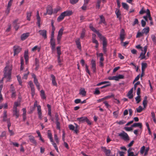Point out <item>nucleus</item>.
Masks as SVG:
<instances>
[{"label": "nucleus", "instance_id": "15", "mask_svg": "<svg viewBox=\"0 0 156 156\" xmlns=\"http://www.w3.org/2000/svg\"><path fill=\"white\" fill-rule=\"evenodd\" d=\"M39 33L40 34L42 35L44 37V38H46L47 37L46 36V33L47 31L46 30H41L38 31Z\"/></svg>", "mask_w": 156, "mask_h": 156}, {"label": "nucleus", "instance_id": "4", "mask_svg": "<svg viewBox=\"0 0 156 156\" xmlns=\"http://www.w3.org/2000/svg\"><path fill=\"white\" fill-rule=\"evenodd\" d=\"M77 120L79 121V123L86 122L88 125H90L91 124V122L85 116H83L80 118H78Z\"/></svg>", "mask_w": 156, "mask_h": 156}, {"label": "nucleus", "instance_id": "37", "mask_svg": "<svg viewBox=\"0 0 156 156\" xmlns=\"http://www.w3.org/2000/svg\"><path fill=\"white\" fill-rule=\"evenodd\" d=\"M18 21V20H15L13 22V24L14 25V27L16 30H17L19 28V26L16 24V23Z\"/></svg>", "mask_w": 156, "mask_h": 156}, {"label": "nucleus", "instance_id": "49", "mask_svg": "<svg viewBox=\"0 0 156 156\" xmlns=\"http://www.w3.org/2000/svg\"><path fill=\"white\" fill-rule=\"evenodd\" d=\"M17 80L19 83V84L22 86V81L19 75L17 76Z\"/></svg>", "mask_w": 156, "mask_h": 156}, {"label": "nucleus", "instance_id": "38", "mask_svg": "<svg viewBox=\"0 0 156 156\" xmlns=\"http://www.w3.org/2000/svg\"><path fill=\"white\" fill-rule=\"evenodd\" d=\"M41 98L42 99H46V96L45 95L44 92V90H41Z\"/></svg>", "mask_w": 156, "mask_h": 156}, {"label": "nucleus", "instance_id": "17", "mask_svg": "<svg viewBox=\"0 0 156 156\" xmlns=\"http://www.w3.org/2000/svg\"><path fill=\"white\" fill-rule=\"evenodd\" d=\"M79 94L82 95V97L86 96V92L84 88H81L79 90Z\"/></svg>", "mask_w": 156, "mask_h": 156}, {"label": "nucleus", "instance_id": "7", "mask_svg": "<svg viewBox=\"0 0 156 156\" xmlns=\"http://www.w3.org/2000/svg\"><path fill=\"white\" fill-rule=\"evenodd\" d=\"M98 37L100 39L103 41V47H106L107 42L106 38L104 36H102L101 34H99Z\"/></svg>", "mask_w": 156, "mask_h": 156}, {"label": "nucleus", "instance_id": "43", "mask_svg": "<svg viewBox=\"0 0 156 156\" xmlns=\"http://www.w3.org/2000/svg\"><path fill=\"white\" fill-rule=\"evenodd\" d=\"M149 28L147 27V28H144V29H143L142 30V32H143V34L145 33L146 34H147V33H148L149 32Z\"/></svg>", "mask_w": 156, "mask_h": 156}, {"label": "nucleus", "instance_id": "44", "mask_svg": "<svg viewBox=\"0 0 156 156\" xmlns=\"http://www.w3.org/2000/svg\"><path fill=\"white\" fill-rule=\"evenodd\" d=\"M64 30V28L63 27H62L58 31V35L62 36Z\"/></svg>", "mask_w": 156, "mask_h": 156}, {"label": "nucleus", "instance_id": "35", "mask_svg": "<svg viewBox=\"0 0 156 156\" xmlns=\"http://www.w3.org/2000/svg\"><path fill=\"white\" fill-rule=\"evenodd\" d=\"M47 11L48 14L51 15L52 13V9L50 6H49L47 9Z\"/></svg>", "mask_w": 156, "mask_h": 156}, {"label": "nucleus", "instance_id": "54", "mask_svg": "<svg viewBox=\"0 0 156 156\" xmlns=\"http://www.w3.org/2000/svg\"><path fill=\"white\" fill-rule=\"evenodd\" d=\"M145 147L144 146L142 147L140 149V152L141 154H143L144 153V151L145 150Z\"/></svg>", "mask_w": 156, "mask_h": 156}, {"label": "nucleus", "instance_id": "3", "mask_svg": "<svg viewBox=\"0 0 156 156\" xmlns=\"http://www.w3.org/2000/svg\"><path fill=\"white\" fill-rule=\"evenodd\" d=\"M118 136L120 138L125 141H127L129 140V137L128 135L124 131H122L121 133H119Z\"/></svg>", "mask_w": 156, "mask_h": 156}, {"label": "nucleus", "instance_id": "47", "mask_svg": "<svg viewBox=\"0 0 156 156\" xmlns=\"http://www.w3.org/2000/svg\"><path fill=\"white\" fill-rule=\"evenodd\" d=\"M136 101L137 103H138L141 101L140 96V95H137L135 98Z\"/></svg>", "mask_w": 156, "mask_h": 156}, {"label": "nucleus", "instance_id": "1", "mask_svg": "<svg viewBox=\"0 0 156 156\" xmlns=\"http://www.w3.org/2000/svg\"><path fill=\"white\" fill-rule=\"evenodd\" d=\"M12 70V66L9 64H7L4 70V77L2 78V79L0 81L1 83H3L4 79L6 80V82L10 81L11 78Z\"/></svg>", "mask_w": 156, "mask_h": 156}, {"label": "nucleus", "instance_id": "45", "mask_svg": "<svg viewBox=\"0 0 156 156\" xmlns=\"http://www.w3.org/2000/svg\"><path fill=\"white\" fill-rule=\"evenodd\" d=\"M31 15V12H27V20L30 21V17Z\"/></svg>", "mask_w": 156, "mask_h": 156}, {"label": "nucleus", "instance_id": "10", "mask_svg": "<svg viewBox=\"0 0 156 156\" xmlns=\"http://www.w3.org/2000/svg\"><path fill=\"white\" fill-rule=\"evenodd\" d=\"M125 31L123 29H121L120 34V38L121 41V43H122L125 38Z\"/></svg>", "mask_w": 156, "mask_h": 156}, {"label": "nucleus", "instance_id": "24", "mask_svg": "<svg viewBox=\"0 0 156 156\" xmlns=\"http://www.w3.org/2000/svg\"><path fill=\"white\" fill-rule=\"evenodd\" d=\"M115 13L117 17L119 19H121V13L120 11V10L119 8H116L115 11Z\"/></svg>", "mask_w": 156, "mask_h": 156}, {"label": "nucleus", "instance_id": "30", "mask_svg": "<svg viewBox=\"0 0 156 156\" xmlns=\"http://www.w3.org/2000/svg\"><path fill=\"white\" fill-rule=\"evenodd\" d=\"M65 16H69L72 14V12L70 10H67L63 12Z\"/></svg>", "mask_w": 156, "mask_h": 156}, {"label": "nucleus", "instance_id": "50", "mask_svg": "<svg viewBox=\"0 0 156 156\" xmlns=\"http://www.w3.org/2000/svg\"><path fill=\"white\" fill-rule=\"evenodd\" d=\"M143 110V108L141 106H139L138 107L136 108V111L138 113L141 112Z\"/></svg>", "mask_w": 156, "mask_h": 156}, {"label": "nucleus", "instance_id": "53", "mask_svg": "<svg viewBox=\"0 0 156 156\" xmlns=\"http://www.w3.org/2000/svg\"><path fill=\"white\" fill-rule=\"evenodd\" d=\"M131 150V148H129L128 150V156H132V155L134 154L133 152H130Z\"/></svg>", "mask_w": 156, "mask_h": 156}, {"label": "nucleus", "instance_id": "61", "mask_svg": "<svg viewBox=\"0 0 156 156\" xmlns=\"http://www.w3.org/2000/svg\"><path fill=\"white\" fill-rule=\"evenodd\" d=\"M85 31L84 30H83L81 34L80 38H83L85 36Z\"/></svg>", "mask_w": 156, "mask_h": 156}, {"label": "nucleus", "instance_id": "8", "mask_svg": "<svg viewBox=\"0 0 156 156\" xmlns=\"http://www.w3.org/2000/svg\"><path fill=\"white\" fill-rule=\"evenodd\" d=\"M101 148L106 156H109L111 152V150L110 149H107L105 147L103 146L101 147Z\"/></svg>", "mask_w": 156, "mask_h": 156}, {"label": "nucleus", "instance_id": "64", "mask_svg": "<svg viewBox=\"0 0 156 156\" xmlns=\"http://www.w3.org/2000/svg\"><path fill=\"white\" fill-rule=\"evenodd\" d=\"M87 4H87V3H84L83 6L81 7L82 9L83 10H86V8H87Z\"/></svg>", "mask_w": 156, "mask_h": 156}, {"label": "nucleus", "instance_id": "41", "mask_svg": "<svg viewBox=\"0 0 156 156\" xmlns=\"http://www.w3.org/2000/svg\"><path fill=\"white\" fill-rule=\"evenodd\" d=\"M119 114V110H117L114 112L113 113V115L115 118H117Z\"/></svg>", "mask_w": 156, "mask_h": 156}, {"label": "nucleus", "instance_id": "56", "mask_svg": "<svg viewBox=\"0 0 156 156\" xmlns=\"http://www.w3.org/2000/svg\"><path fill=\"white\" fill-rule=\"evenodd\" d=\"M57 51L58 56H60V55L61 53L60 50V47H57Z\"/></svg>", "mask_w": 156, "mask_h": 156}, {"label": "nucleus", "instance_id": "14", "mask_svg": "<svg viewBox=\"0 0 156 156\" xmlns=\"http://www.w3.org/2000/svg\"><path fill=\"white\" fill-rule=\"evenodd\" d=\"M51 81L52 85L53 86L57 87V84L56 81L55 76L51 74Z\"/></svg>", "mask_w": 156, "mask_h": 156}, {"label": "nucleus", "instance_id": "36", "mask_svg": "<svg viewBox=\"0 0 156 156\" xmlns=\"http://www.w3.org/2000/svg\"><path fill=\"white\" fill-rule=\"evenodd\" d=\"M122 4L123 7L124 9H125L127 10H128L129 6L126 3L122 2Z\"/></svg>", "mask_w": 156, "mask_h": 156}, {"label": "nucleus", "instance_id": "51", "mask_svg": "<svg viewBox=\"0 0 156 156\" xmlns=\"http://www.w3.org/2000/svg\"><path fill=\"white\" fill-rule=\"evenodd\" d=\"M143 33L142 32H138L136 35V37L138 38L143 36Z\"/></svg>", "mask_w": 156, "mask_h": 156}, {"label": "nucleus", "instance_id": "23", "mask_svg": "<svg viewBox=\"0 0 156 156\" xmlns=\"http://www.w3.org/2000/svg\"><path fill=\"white\" fill-rule=\"evenodd\" d=\"M139 127V129H142V124L140 123H134L132 125V127Z\"/></svg>", "mask_w": 156, "mask_h": 156}, {"label": "nucleus", "instance_id": "31", "mask_svg": "<svg viewBox=\"0 0 156 156\" xmlns=\"http://www.w3.org/2000/svg\"><path fill=\"white\" fill-rule=\"evenodd\" d=\"M40 47L38 46H35L32 48L31 51H34L37 50L38 52H39L40 51Z\"/></svg>", "mask_w": 156, "mask_h": 156}, {"label": "nucleus", "instance_id": "52", "mask_svg": "<svg viewBox=\"0 0 156 156\" xmlns=\"http://www.w3.org/2000/svg\"><path fill=\"white\" fill-rule=\"evenodd\" d=\"M12 94L11 95V97L12 98H15L16 97V91H11Z\"/></svg>", "mask_w": 156, "mask_h": 156}, {"label": "nucleus", "instance_id": "33", "mask_svg": "<svg viewBox=\"0 0 156 156\" xmlns=\"http://www.w3.org/2000/svg\"><path fill=\"white\" fill-rule=\"evenodd\" d=\"M147 66V64L145 62H142L141 63V70L144 71L145 69Z\"/></svg>", "mask_w": 156, "mask_h": 156}, {"label": "nucleus", "instance_id": "11", "mask_svg": "<svg viewBox=\"0 0 156 156\" xmlns=\"http://www.w3.org/2000/svg\"><path fill=\"white\" fill-rule=\"evenodd\" d=\"M50 44L52 51H54L55 50V44L54 39H50Z\"/></svg>", "mask_w": 156, "mask_h": 156}, {"label": "nucleus", "instance_id": "21", "mask_svg": "<svg viewBox=\"0 0 156 156\" xmlns=\"http://www.w3.org/2000/svg\"><path fill=\"white\" fill-rule=\"evenodd\" d=\"M29 35V33H24L22 35L21 37V40L24 41L25 40Z\"/></svg>", "mask_w": 156, "mask_h": 156}, {"label": "nucleus", "instance_id": "16", "mask_svg": "<svg viewBox=\"0 0 156 156\" xmlns=\"http://www.w3.org/2000/svg\"><path fill=\"white\" fill-rule=\"evenodd\" d=\"M13 115L14 116H15L16 118H17L19 117V111L18 109H13Z\"/></svg>", "mask_w": 156, "mask_h": 156}, {"label": "nucleus", "instance_id": "55", "mask_svg": "<svg viewBox=\"0 0 156 156\" xmlns=\"http://www.w3.org/2000/svg\"><path fill=\"white\" fill-rule=\"evenodd\" d=\"M54 137L56 143L58 144L59 142V140L56 134H55L54 135Z\"/></svg>", "mask_w": 156, "mask_h": 156}, {"label": "nucleus", "instance_id": "6", "mask_svg": "<svg viewBox=\"0 0 156 156\" xmlns=\"http://www.w3.org/2000/svg\"><path fill=\"white\" fill-rule=\"evenodd\" d=\"M147 49V46H145L144 48L143 52H141L140 54V59L142 60L144 59H147L146 58L145 56V54H146Z\"/></svg>", "mask_w": 156, "mask_h": 156}, {"label": "nucleus", "instance_id": "26", "mask_svg": "<svg viewBox=\"0 0 156 156\" xmlns=\"http://www.w3.org/2000/svg\"><path fill=\"white\" fill-rule=\"evenodd\" d=\"M96 55L97 57H100V60L101 61H103L104 60V58L103 57V55L102 53H98L97 52Z\"/></svg>", "mask_w": 156, "mask_h": 156}, {"label": "nucleus", "instance_id": "2", "mask_svg": "<svg viewBox=\"0 0 156 156\" xmlns=\"http://www.w3.org/2000/svg\"><path fill=\"white\" fill-rule=\"evenodd\" d=\"M37 107V114L38 115V117L40 120L42 119V114L41 112V106L37 104V101H36L34 104V107Z\"/></svg>", "mask_w": 156, "mask_h": 156}, {"label": "nucleus", "instance_id": "63", "mask_svg": "<svg viewBox=\"0 0 156 156\" xmlns=\"http://www.w3.org/2000/svg\"><path fill=\"white\" fill-rule=\"evenodd\" d=\"M94 94H99L100 93V91L98 88H96L94 92Z\"/></svg>", "mask_w": 156, "mask_h": 156}, {"label": "nucleus", "instance_id": "9", "mask_svg": "<svg viewBox=\"0 0 156 156\" xmlns=\"http://www.w3.org/2000/svg\"><path fill=\"white\" fill-rule=\"evenodd\" d=\"M91 68L93 69L94 73L96 72V61L94 59H92L91 61Z\"/></svg>", "mask_w": 156, "mask_h": 156}, {"label": "nucleus", "instance_id": "12", "mask_svg": "<svg viewBox=\"0 0 156 156\" xmlns=\"http://www.w3.org/2000/svg\"><path fill=\"white\" fill-rule=\"evenodd\" d=\"M28 50H25L24 55V57L25 60L26 64H27L28 59L29 56L28 55Z\"/></svg>", "mask_w": 156, "mask_h": 156}, {"label": "nucleus", "instance_id": "57", "mask_svg": "<svg viewBox=\"0 0 156 156\" xmlns=\"http://www.w3.org/2000/svg\"><path fill=\"white\" fill-rule=\"evenodd\" d=\"M133 127H132V126L130 127H125L124 128V129L126 131H130L133 130Z\"/></svg>", "mask_w": 156, "mask_h": 156}, {"label": "nucleus", "instance_id": "39", "mask_svg": "<svg viewBox=\"0 0 156 156\" xmlns=\"http://www.w3.org/2000/svg\"><path fill=\"white\" fill-rule=\"evenodd\" d=\"M34 83L36 85V87H37V89L38 90L40 89V86L37 80V78L34 79Z\"/></svg>", "mask_w": 156, "mask_h": 156}, {"label": "nucleus", "instance_id": "5", "mask_svg": "<svg viewBox=\"0 0 156 156\" xmlns=\"http://www.w3.org/2000/svg\"><path fill=\"white\" fill-rule=\"evenodd\" d=\"M14 56L17 55L21 50V48L19 46H14L13 47Z\"/></svg>", "mask_w": 156, "mask_h": 156}, {"label": "nucleus", "instance_id": "59", "mask_svg": "<svg viewBox=\"0 0 156 156\" xmlns=\"http://www.w3.org/2000/svg\"><path fill=\"white\" fill-rule=\"evenodd\" d=\"M74 124L75 125V128L74 130V133H77L78 130V128L79 127V126L78 125L76 124V123H74Z\"/></svg>", "mask_w": 156, "mask_h": 156}, {"label": "nucleus", "instance_id": "13", "mask_svg": "<svg viewBox=\"0 0 156 156\" xmlns=\"http://www.w3.org/2000/svg\"><path fill=\"white\" fill-rule=\"evenodd\" d=\"M36 17L37 20L38 26L39 27H40L41 26V18L39 16V12L38 11H37V12Z\"/></svg>", "mask_w": 156, "mask_h": 156}, {"label": "nucleus", "instance_id": "62", "mask_svg": "<svg viewBox=\"0 0 156 156\" xmlns=\"http://www.w3.org/2000/svg\"><path fill=\"white\" fill-rule=\"evenodd\" d=\"M92 42L93 43L95 44H98V42L97 40L94 38V37H92Z\"/></svg>", "mask_w": 156, "mask_h": 156}, {"label": "nucleus", "instance_id": "22", "mask_svg": "<svg viewBox=\"0 0 156 156\" xmlns=\"http://www.w3.org/2000/svg\"><path fill=\"white\" fill-rule=\"evenodd\" d=\"M124 76L123 75L119 74L118 76H114V80L118 81L119 79H123Z\"/></svg>", "mask_w": 156, "mask_h": 156}, {"label": "nucleus", "instance_id": "48", "mask_svg": "<svg viewBox=\"0 0 156 156\" xmlns=\"http://www.w3.org/2000/svg\"><path fill=\"white\" fill-rule=\"evenodd\" d=\"M68 127L70 130L74 131V132L75 127V126L73 125L72 124L69 125Z\"/></svg>", "mask_w": 156, "mask_h": 156}, {"label": "nucleus", "instance_id": "18", "mask_svg": "<svg viewBox=\"0 0 156 156\" xmlns=\"http://www.w3.org/2000/svg\"><path fill=\"white\" fill-rule=\"evenodd\" d=\"M89 27L90 29L94 32L96 33L98 36H99V34H101V33H100L96 29L94 28L93 27V25L92 24H90L89 25Z\"/></svg>", "mask_w": 156, "mask_h": 156}, {"label": "nucleus", "instance_id": "19", "mask_svg": "<svg viewBox=\"0 0 156 156\" xmlns=\"http://www.w3.org/2000/svg\"><path fill=\"white\" fill-rule=\"evenodd\" d=\"M4 116L3 118V121L4 122H7L9 120V119L7 118V112L6 111H4L3 112Z\"/></svg>", "mask_w": 156, "mask_h": 156}, {"label": "nucleus", "instance_id": "58", "mask_svg": "<svg viewBox=\"0 0 156 156\" xmlns=\"http://www.w3.org/2000/svg\"><path fill=\"white\" fill-rule=\"evenodd\" d=\"M151 39L153 42L154 43H156V37L155 35H152L151 36Z\"/></svg>", "mask_w": 156, "mask_h": 156}, {"label": "nucleus", "instance_id": "29", "mask_svg": "<svg viewBox=\"0 0 156 156\" xmlns=\"http://www.w3.org/2000/svg\"><path fill=\"white\" fill-rule=\"evenodd\" d=\"M76 43L77 45V48H79V49H81V46L80 42V40L79 38H78L76 40Z\"/></svg>", "mask_w": 156, "mask_h": 156}, {"label": "nucleus", "instance_id": "27", "mask_svg": "<svg viewBox=\"0 0 156 156\" xmlns=\"http://www.w3.org/2000/svg\"><path fill=\"white\" fill-rule=\"evenodd\" d=\"M29 139L31 143L35 145H36L37 142L34 139V137L33 136H29Z\"/></svg>", "mask_w": 156, "mask_h": 156}, {"label": "nucleus", "instance_id": "20", "mask_svg": "<svg viewBox=\"0 0 156 156\" xmlns=\"http://www.w3.org/2000/svg\"><path fill=\"white\" fill-rule=\"evenodd\" d=\"M100 21L99 22V23L101 24L102 23H103L105 25H107V23L105 22V18L102 15H100Z\"/></svg>", "mask_w": 156, "mask_h": 156}, {"label": "nucleus", "instance_id": "34", "mask_svg": "<svg viewBox=\"0 0 156 156\" xmlns=\"http://www.w3.org/2000/svg\"><path fill=\"white\" fill-rule=\"evenodd\" d=\"M147 97L146 96H145L144 98V100L143 101V104L144 108H145L147 106Z\"/></svg>", "mask_w": 156, "mask_h": 156}, {"label": "nucleus", "instance_id": "25", "mask_svg": "<svg viewBox=\"0 0 156 156\" xmlns=\"http://www.w3.org/2000/svg\"><path fill=\"white\" fill-rule=\"evenodd\" d=\"M133 88H132L128 93L127 96L129 99H132L133 98Z\"/></svg>", "mask_w": 156, "mask_h": 156}, {"label": "nucleus", "instance_id": "28", "mask_svg": "<svg viewBox=\"0 0 156 156\" xmlns=\"http://www.w3.org/2000/svg\"><path fill=\"white\" fill-rule=\"evenodd\" d=\"M65 16L63 12H62L60 15L57 18V21L58 22H60L62 21Z\"/></svg>", "mask_w": 156, "mask_h": 156}, {"label": "nucleus", "instance_id": "46", "mask_svg": "<svg viewBox=\"0 0 156 156\" xmlns=\"http://www.w3.org/2000/svg\"><path fill=\"white\" fill-rule=\"evenodd\" d=\"M48 137L50 141H52L53 140L52 137V135L51 133L48 132Z\"/></svg>", "mask_w": 156, "mask_h": 156}, {"label": "nucleus", "instance_id": "42", "mask_svg": "<svg viewBox=\"0 0 156 156\" xmlns=\"http://www.w3.org/2000/svg\"><path fill=\"white\" fill-rule=\"evenodd\" d=\"M147 11H148V12H147V16L149 20H150V21H151V24H152V18L151 16L149 10L148 9H147Z\"/></svg>", "mask_w": 156, "mask_h": 156}, {"label": "nucleus", "instance_id": "40", "mask_svg": "<svg viewBox=\"0 0 156 156\" xmlns=\"http://www.w3.org/2000/svg\"><path fill=\"white\" fill-rule=\"evenodd\" d=\"M20 102H18V101L15 102L14 103V105L13 107V109H17V107L18 106H20Z\"/></svg>", "mask_w": 156, "mask_h": 156}, {"label": "nucleus", "instance_id": "60", "mask_svg": "<svg viewBox=\"0 0 156 156\" xmlns=\"http://www.w3.org/2000/svg\"><path fill=\"white\" fill-rule=\"evenodd\" d=\"M56 128L59 130H60V123L58 121L56 122Z\"/></svg>", "mask_w": 156, "mask_h": 156}, {"label": "nucleus", "instance_id": "32", "mask_svg": "<svg viewBox=\"0 0 156 156\" xmlns=\"http://www.w3.org/2000/svg\"><path fill=\"white\" fill-rule=\"evenodd\" d=\"M20 69L21 70H22L23 69V65H24V59L23 57H21L20 58Z\"/></svg>", "mask_w": 156, "mask_h": 156}]
</instances>
